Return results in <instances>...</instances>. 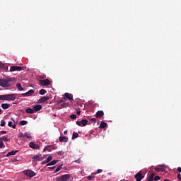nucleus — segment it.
I'll list each match as a JSON object with an SVG mask.
<instances>
[{"mask_svg": "<svg viewBox=\"0 0 181 181\" xmlns=\"http://www.w3.org/2000/svg\"><path fill=\"white\" fill-rule=\"evenodd\" d=\"M12 81H15V78H0V87H3V88L12 87Z\"/></svg>", "mask_w": 181, "mask_h": 181, "instance_id": "f257e3e1", "label": "nucleus"}, {"mask_svg": "<svg viewBox=\"0 0 181 181\" xmlns=\"http://www.w3.org/2000/svg\"><path fill=\"white\" fill-rule=\"evenodd\" d=\"M71 177L69 174H65L62 175L61 177H57L56 178L57 181H70Z\"/></svg>", "mask_w": 181, "mask_h": 181, "instance_id": "f03ea898", "label": "nucleus"}, {"mask_svg": "<svg viewBox=\"0 0 181 181\" xmlns=\"http://www.w3.org/2000/svg\"><path fill=\"white\" fill-rule=\"evenodd\" d=\"M16 97H18V94H7L6 95V101H15L16 100Z\"/></svg>", "mask_w": 181, "mask_h": 181, "instance_id": "7ed1b4c3", "label": "nucleus"}, {"mask_svg": "<svg viewBox=\"0 0 181 181\" xmlns=\"http://www.w3.org/2000/svg\"><path fill=\"white\" fill-rule=\"evenodd\" d=\"M23 175H25V176H28V177H33L36 176V173L30 170H25L23 171Z\"/></svg>", "mask_w": 181, "mask_h": 181, "instance_id": "20e7f679", "label": "nucleus"}, {"mask_svg": "<svg viewBox=\"0 0 181 181\" xmlns=\"http://www.w3.org/2000/svg\"><path fill=\"white\" fill-rule=\"evenodd\" d=\"M23 70V66H11L10 68V71H22Z\"/></svg>", "mask_w": 181, "mask_h": 181, "instance_id": "39448f33", "label": "nucleus"}, {"mask_svg": "<svg viewBox=\"0 0 181 181\" xmlns=\"http://www.w3.org/2000/svg\"><path fill=\"white\" fill-rule=\"evenodd\" d=\"M87 124H88V120L84 119L76 122V125H78V127H86Z\"/></svg>", "mask_w": 181, "mask_h": 181, "instance_id": "423d86ee", "label": "nucleus"}, {"mask_svg": "<svg viewBox=\"0 0 181 181\" xmlns=\"http://www.w3.org/2000/svg\"><path fill=\"white\" fill-rule=\"evenodd\" d=\"M134 178L136 181H141L144 179V175H142V173L140 171L134 175Z\"/></svg>", "mask_w": 181, "mask_h": 181, "instance_id": "0eeeda50", "label": "nucleus"}, {"mask_svg": "<svg viewBox=\"0 0 181 181\" xmlns=\"http://www.w3.org/2000/svg\"><path fill=\"white\" fill-rule=\"evenodd\" d=\"M40 86H50V81L49 79L40 80Z\"/></svg>", "mask_w": 181, "mask_h": 181, "instance_id": "6e6552de", "label": "nucleus"}, {"mask_svg": "<svg viewBox=\"0 0 181 181\" xmlns=\"http://www.w3.org/2000/svg\"><path fill=\"white\" fill-rule=\"evenodd\" d=\"M33 94H35V90H30L25 93L21 94L22 97H30Z\"/></svg>", "mask_w": 181, "mask_h": 181, "instance_id": "1a4fd4ad", "label": "nucleus"}, {"mask_svg": "<svg viewBox=\"0 0 181 181\" xmlns=\"http://www.w3.org/2000/svg\"><path fill=\"white\" fill-rule=\"evenodd\" d=\"M64 100L67 98L69 101H73V95L71 93H66L64 95Z\"/></svg>", "mask_w": 181, "mask_h": 181, "instance_id": "9d476101", "label": "nucleus"}, {"mask_svg": "<svg viewBox=\"0 0 181 181\" xmlns=\"http://www.w3.org/2000/svg\"><path fill=\"white\" fill-rule=\"evenodd\" d=\"M30 148H32V149H40V146L35 144L34 142L31 141L29 144Z\"/></svg>", "mask_w": 181, "mask_h": 181, "instance_id": "9b49d317", "label": "nucleus"}, {"mask_svg": "<svg viewBox=\"0 0 181 181\" xmlns=\"http://www.w3.org/2000/svg\"><path fill=\"white\" fill-rule=\"evenodd\" d=\"M104 117V111L98 110L95 114V117L98 119L103 118Z\"/></svg>", "mask_w": 181, "mask_h": 181, "instance_id": "f8f14e48", "label": "nucleus"}, {"mask_svg": "<svg viewBox=\"0 0 181 181\" xmlns=\"http://www.w3.org/2000/svg\"><path fill=\"white\" fill-rule=\"evenodd\" d=\"M49 96H43L40 99H39V103L40 104L43 103H46V101H48V100H49Z\"/></svg>", "mask_w": 181, "mask_h": 181, "instance_id": "ddd939ff", "label": "nucleus"}, {"mask_svg": "<svg viewBox=\"0 0 181 181\" xmlns=\"http://www.w3.org/2000/svg\"><path fill=\"white\" fill-rule=\"evenodd\" d=\"M33 108L34 110V112H37V111H40V110H42V105H35Z\"/></svg>", "mask_w": 181, "mask_h": 181, "instance_id": "4468645a", "label": "nucleus"}, {"mask_svg": "<svg viewBox=\"0 0 181 181\" xmlns=\"http://www.w3.org/2000/svg\"><path fill=\"white\" fill-rule=\"evenodd\" d=\"M55 148L53 146H47L44 148V152H46V151H48V152H52V151Z\"/></svg>", "mask_w": 181, "mask_h": 181, "instance_id": "2eb2a0df", "label": "nucleus"}, {"mask_svg": "<svg viewBox=\"0 0 181 181\" xmlns=\"http://www.w3.org/2000/svg\"><path fill=\"white\" fill-rule=\"evenodd\" d=\"M59 142H69V138L64 136H59Z\"/></svg>", "mask_w": 181, "mask_h": 181, "instance_id": "dca6fc26", "label": "nucleus"}, {"mask_svg": "<svg viewBox=\"0 0 181 181\" xmlns=\"http://www.w3.org/2000/svg\"><path fill=\"white\" fill-rule=\"evenodd\" d=\"M155 177V173H151L150 175H148L146 181H153V179Z\"/></svg>", "mask_w": 181, "mask_h": 181, "instance_id": "f3484780", "label": "nucleus"}, {"mask_svg": "<svg viewBox=\"0 0 181 181\" xmlns=\"http://www.w3.org/2000/svg\"><path fill=\"white\" fill-rule=\"evenodd\" d=\"M16 153H18V151L13 150V151H11L8 152V153L6 155V156L7 158H9V156H12V155H16Z\"/></svg>", "mask_w": 181, "mask_h": 181, "instance_id": "a211bd4d", "label": "nucleus"}, {"mask_svg": "<svg viewBox=\"0 0 181 181\" xmlns=\"http://www.w3.org/2000/svg\"><path fill=\"white\" fill-rule=\"evenodd\" d=\"M25 112L27 114H35V110L33 108H30V107H28L26 110H25Z\"/></svg>", "mask_w": 181, "mask_h": 181, "instance_id": "6ab92c4d", "label": "nucleus"}, {"mask_svg": "<svg viewBox=\"0 0 181 181\" xmlns=\"http://www.w3.org/2000/svg\"><path fill=\"white\" fill-rule=\"evenodd\" d=\"M59 162V160H53L50 163L46 165V166H53L54 165H56Z\"/></svg>", "mask_w": 181, "mask_h": 181, "instance_id": "aec40b11", "label": "nucleus"}, {"mask_svg": "<svg viewBox=\"0 0 181 181\" xmlns=\"http://www.w3.org/2000/svg\"><path fill=\"white\" fill-rule=\"evenodd\" d=\"M0 141H2L3 142H9V139H8V136H4L3 137H0Z\"/></svg>", "mask_w": 181, "mask_h": 181, "instance_id": "412c9836", "label": "nucleus"}, {"mask_svg": "<svg viewBox=\"0 0 181 181\" xmlns=\"http://www.w3.org/2000/svg\"><path fill=\"white\" fill-rule=\"evenodd\" d=\"M1 107H2L3 110H8V108H9V104L2 103Z\"/></svg>", "mask_w": 181, "mask_h": 181, "instance_id": "4be33fe9", "label": "nucleus"}, {"mask_svg": "<svg viewBox=\"0 0 181 181\" xmlns=\"http://www.w3.org/2000/svg\"><path fill=\"white\" fill-rule=\"evenodd\" d=\"M16 88L19 90V91H23V88L20 83H16Z\"/></svg>", "mask_w": 181, "mask_h": 181, "instance_id": "5701e85b", "label": "nucleus"}, {"mask_svg": "<svg viewBox=\"0 0 181 181\" xmlns=\"http://www.w3.org/2000/svg\"><path fill=\"white\" fill-rule=\"evenodd\" d=\"M108 124H107L106 122H102L100 124V128H106L107 127Z\"/></svg>", "mask_w": 181, "mask_h": 181, "instance_id": "b1692460", "label": "nucleus"}, {"mask_svg": "<svg viewBox=\"0 0 181 181\" xmlns=\"http://www.w3.org/2000/svg\"><path fill=\"white\" fill-rule=\"evenodd\" d=\"M69 102L66 103H63L62 104H61V107L62 108H67V107H69Z\"/></svg>", "mask_w": 181, "mask_h": 181, "instance_id": "393cba45", "label": "nucleus"}, {"mask_svg": "<svg viewBox=\"0 0 181 181\" xmlns=\"http://www.w3.org/2000/svg\"><path fill=\"white\" fill-rule=\"evenodd\" d=\"M47 93V91L45 89H41L39 91V94H40V95H45V94H46Z\"/></svg>", "mask_w": 181, "mask_h": 181, "instance_id": "a878e982", "label": "nucleus"}, {"mask_svg": "<svg viewBox=\"0 0 181 181\" xmlns=\"http://www.w3.org/2000/svg\"><path fill=\"white\" fill-rule=\"evenodd\" d=\"M63 168V164L59 165L57 169L55 170L54 173H57V172H60L62 170V168Z\"/></svg>", "mask_w": 181, "mask_h": 181, "instance_id": "bb28decb", "label": "nucleus"}, {"mask_svg": "<svg viewBox=\"0 0 181 181\" xmlns=\"http://www.w3.org/2000/svg\"><path fill=\"white\" fill-rule=\"evenodd\" d=\"M0 100L6 101V95H0Z\"/></svg>", "mask_w": 181, "mask_h": 181, "instance_id": "cd10ccee", "label": "nucleus"}, {"mask_svg": "<svg viewBox=\"0 0 181 181\" xmlns=\"http://www.w3.org/2000/svg\"><path fill=\"white\" fill-rule=\"evenodd\" d=\"M76 138H78V133L74 132L72 134V139H76Z\"/></svg>", "mask_w": 181, "mask_h": 181, "instance_id": "c85d7f7f", "label": "nucleus"}, {"mask_svg": "<svg viewBox=\"0 0 181 181\" xmlns=\"http://www.w3.org/2000/svg\"><path fill=\"white\" fill-rule=\"evenodd\" d=\"M86 178H87L88 180H93V179L95 178V176H94V175H89V176L86 177Z\"/></svg>", "mask_w": 181, "mask_h": 181, "instance_id": "c756f323", "label": "nucleus"}, {"mask_svg": "<svg viewBox=\"0 0 181 181\" xmlns=\"http://www.w3.org/2000/svg\"><path fill=\"white\" fill-rule=\"evenodd\" d=\"M28 124V121L26 120H23L20 122V125H27Z\"/></svg>", "mask_w": 181, "mask_h": 181, "instance_id": "7c9ffc66", "label": "nucleus"}, {"mask_svg": "<svg viewBox=\"0 0 181 181\" xmlns=\"http://www.w3.org/2000/svg\"><path fill=\"white\" fill-rule=\"evenodd\" d=\"M40 158V156H39V155H35V156H33V160H39Z\"/></svg>", "mask_w": 181, "mask_h": 181, "instance_id": "2f4dec72", "label": "nucleus"}, {"mask_svg": "<svg viewBox=\"0 0 181 181\" xmlns=\"http://www.w3.org/2000/svg\"><path fill=\"white\" fill-rule=\"evenodd\" d=\"M0 148H5V144H4V141L2 140H0Z\"/></svg>", "mask_w": 181, "mask_h": 181, "instance_id": "473e14b6", "label": "nucleus"}, {"mask_svg": "<svg viewBox=\"0 0 181 181\" xmlns=\"http://www.w3.org/2000/svg\"><path fill=\"white\" fill-rule=\"evenodd\" d=\"M70 118H71V119H76L77 118V115H70Z\"/></svg>", "mask_w": 181, "mask_h": 181, "instance_id": "72a5a7b5", "label": "nucleus"}, {"mask_svg": "<svg viewBox=\"0 0 181 181\" xmlns=\"http://www.w3.org/2000/svg\"><path fill=\"white\" fill-rule=\"evenodd\" d=\"M25 136L26 135L23 133H20V134L18 135V138H25Z\"/></svg>", "mask_w": 181, "mask_h": 181, "instance_id": "f704fd0d", "label": "nucleus"}, {"mask_svg": "<svg viewBox=\"0 0 181 181\" xmlns=\"http://www.w3.org/2000/svg\"><path fill=\"white\" fill-rule=\"evenodd\" d=\"M25 136L28 139H30V138H32V135H30V134L29 133H25Z\"/></svg>", "mask_w": 181, "mask_h": 181, "instance_id": "c9c22d12", "label": "nucleus"}, {"mask_svg": "<svg viewBox=\"0 0 181 181\" xmlns=\"http://www.w3.org/2000/svg\"><path fill=\"white\" fill-rule=\"evenodd\" d=\"M53 159V157L52 156H49L47 158V162H50V160H52Z\"/></svg>", "mask_w": 181, "mask_h": 181, "instance_id": "e433bc0d", "label": "nucleus"}, {"mask_svg": "<svg viewBox=\"0 0 181 181\" xmlns=\"http://www.w3.org/2000/svg\"><path fill=\"white\" fill-rule=\"evenodd\" d=\"M64 100H58L56 101L57 104H62V103H64Z\"/></svg>", "mask_w": 181, "mask_h": 181, "instance_id": "4c0bfd02", "label": "nucleus"}, {"mask_svg": "<svg viewBox=\"0 0 181 181\" xmlns=\"http://www.w3.org/2000/svg\"><path fill=\"white\" fill-rule=\"evenodd\" d=\"M75 162L76 163H81V158H79L78 160H76Z\"/></svg>", "mask_w": 181, "mask_h": 181, "instance_id": "58836bf2", "label": "nucleus"}, {"mask_svg": "<svg viewBox=\"0 0 181 181\" xmlns=\"http://www.w3.org/2000/svg\"><path fill=\"white\" fill-rule=\"evenodd\" d=\"M154 180L155 181H157V180H160V177H159V176H156L155 177H154Z\"/></svg>", "mask_w": 181, "mask_h": 181, "instance_id": "ea45409f", "label": "nucleus"}, {"mask_svg": "<svg viewBox=\"0 0 181 181\" xmlns=\"http://www.w3.org/2000/svg\"><path fill=\"white\" fill-rule=\"evenodd\" d=\"M5 64H4V63H2L1 62H0V69H4Z\"/></svg>", "mask_w": 181, "mask_h": 181, "instance_id": "a19ab883", "label": "nucleus"}, {"mask_svg": "<svg viewBox=\"0 0 181 181\" xmlns=\"http://www.w3.org/2000/svg\"><path fill=\"white\" fill-rule=\"evenodd\" d=\"M6 122H5V121H1V127H5V125H6Z\"/></svg>", "mask_w": 181, "mask_h": 181, "instance_id": "79ce46f5", "label": "nucleus"}, {"mask_svg": "<svg viewBox=\"0 0 181 181\" xmlns=\"http://www.w3.org/2000/svg\"><path fill=\"white\" fill-rule=\"evenodd\" d=\"M90 121H92V122H96L97 119L95 118H91L90 119Z\"/></svg>", "mask_w": 181, "mask_h": 181, "instance_id": "37998d69", "label": "nucleus"}, {"mask_svg": "<svg viewBox=\"0 0 181 181\" xmlns=\"http://www.w3.org/2000/svg\"><path fill=\"white\" fill-rule=\"evenodd\" d=\"M58 155H60V156H62V155H64V153L63 151H59Z\"/></svg>", "mask_w": 181, "mask_h": 181, "instance_id": "c03bdc74", "label": "nucleus"}, {"mask_svg": "<svg viewBox=\"0 0 181 181\" xmlns=\"http://www.w3.org/2000/svg\"><path fill=\"white\" fill-rule=\"evenodd\" d=\"M40 78L45 79V78H46V75L42 74V75H40Z\"/></svg>", "mask_w": 181, "mask_h": 181, "instance_id": "a18cd8bd", "label": "nucleus"}, {"mask_svg": "<svg viewBox=\"0 0 181 181\" xmlns=\"http://www.w3.org/2000/svg\"><path fill=\"white\" fill-rule=\"evenodd\" d=\"M46 163H49V162H47V160L42 161V162L41 163V165H46Z\"/></svg>", "mask_w": 181, "mask_h": 181, "instance_id": "49530a36", "label": "nucleus"}, {"mask_svg": "<svg viewBox=\"0 0 181 181\" xmlns=\"http://www.w3.org/2000/svg\"><path fill=\"white\" fill-rule=\"evenodd\" d=\"M0 134H1V135H4V134H6V131H1Z\"/></svg>", "mask_w": 181, "mask_h": 181, "instance_id": "de8ad7c7", "label": "nucleus"}, {"mask_svg": "<svg viewBox=\"0 0 181 181\" xmlns=\"http://www.w3.org/2000/svg\"><path fill=\"white\" fill-rule=\"evenodd\" d=\"M45 159V157H41L40 158V159H38L39 162H42V160H43Z\"/></svg>", "mask_w": 181, "mask_h": 181, "instance_id": "09e8293b", "label": "nucleus"}, {"mask_svg": "<svg viewBox=\"0 0 181 181\" xmlns=\"http://www.w3.org/2000/svg\"><path fill=\"white\" fill-rule=\"evenodd\" d=\"M177 179H178V180H181V175L180 174L177 175Z\"/></svg>", "mask_w": 181, "mask_h": 181, "instance_id": "8fccbe9b", "label": "nucleus"}, {"mask_svg": "<svg viewBox=\"0 0 181 181\" xmlns=\"http://www.w3.org/2000/svg\"><path fill=\"white\" fill-rule=\"evenodd\" d=\"M12 124H13L12 122H8V127H12Z\"/></svg>", "mask_w": 181, "mask_h": 181, "instance_id": "3c124183", "label": "nucleus"}, {"mask_svg": "<svg viewBox=\"0 0 181 181\" xmlns=\"http://www.w3.org/2000/svg\"><path fill=\"white\" fill-rule=\"evenodd\" d=\"M102 172H103V170H101V169H98L97 170V173H101Z\"/></svg>", "mask_w": 181, "mask_h": 181, "instance_id": "603ef678", "label": "nucleus"}, {"mask_svg": "<svg viewBox=\"0 0 181 181\" xmlns=\"http://www.w3.org/2000/svg\"><path fill=\"white\" fill-rule=\"evenodd\" d=\"M177 172H179V173H181V168H180V167H178V168H177Z\"/></svg>", "mask_w": 181, "mask_h": 181, "instance_id": "864d4df0", "label": "nucleus"}, {"mask_svg": "<svg viewBox=\"0 0 181 181\" xmlns=\"http://www.w3.org/2000/svg\"><path fill=\"white\" fill-rule=\"evenodd\" d=\"M156 172H160V168H156Z\"/></svg>", "mask_w": 181, "mask_h": 181, "instance_id": "5fc2aeb1", "label": "nucleus"}, {"mask_svg": "<svg viewBox=\"0 0 181 181\" xmlns=\"http://www.w3.org/2000/svg\"><path fill=\"white\" fill-rule=\"evenodd\" d=\"M11 127L13 128V129H15V128H16V124H14Z\"/></svg>", "mask_w": 181, "mask_h": 181, "instance_id": "6e6d98bb", "label": "nucleus"}, {"mask_svg": "<svg viewBox=\"0 0 181 181\" xmlns=\"http://www.w3.org/2000/svg\"><path fill=\"white\" fill-rule=\"evenodd\" d=\"M54 168H56V166H54V167H49L48 169H54Z\"/></svg>", "mask_w": 181, "mask_h": 181, "instance_id": "4d7b16f0", "label": "nucleus"}, {"mask_svg": "<svg viewBox=\"0 0 181 181\" xmlns=\"http://www.w3.org/2000/svg\"><path fill=\"white\" fill-rule=\"evenodd\" d=\"M81 112L79 110H77V115H80Z\"/></svg>", "mask_w": 181, "mask_h": 181, "instance_id": "13d9d810", "label": "nucleus"}, {"mask_svg": "<svg viewBox=\"0 0 181 181\" xmlns=\"http://www.w3.org/2000/svg\"><path fill=\"white\" fill-rule=\"evenodd\" d=\"M64 135H66V134H67V130H65V131L64 132Z\"/></svg>", "mask_w": 181, "mask_h": 181, "instance_id": "bf43d9fd", "label": "nucleus"}, {"mask_svg": "<svg viewBox=\"0 0 181 181\" xmlns=\"http://www.w3.org/2000/svg\"><path fill=\"white\" fill-rule=\"evenodd\" d=\"M0 112H2V110L0 108Z\"/></svg>", "mask_w": 181, "mask_h": 181, "instance_id": "052dcab7", "label": "nucleus"}]
</instances>
